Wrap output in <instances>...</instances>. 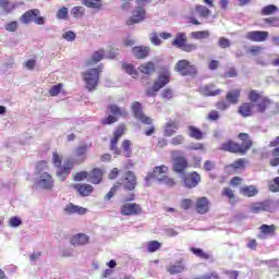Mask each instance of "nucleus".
I'll use <instances>...</instances> for the list:
<instances>
[{"label":"nucleus","mask_w":279,"mask_h":279,"mask_svg":"<svg viewBox=\"0 0 279 279\" xmlns=\"http://www.w3.org/2000/svg\"><path fill=\"white\" fill-rule=\"evenodd\" d=\"M239 138L243 141L242 144L227 142L221 144L220 149L223 151H231L232 154H246L247 150L252 148V140H250L247 133H240Z\"/></svg>","instance_id":"1"},{"label":"nucleus","mask_w":279,"mask_h":279,"mask_svg":"<svg viewBox=\"0 0 279 279\" xmlns=\"http://www.w3.org/2000/svg\"><path fill=\"white\" fill-rule=\"evenodd\" d=\"M62 155L58 154V151L52 153V165L57 170V178L64 182L66 178H69V173H71V169H73V161L68 160L62 166Z\"/></svg>","instance_id":"2"},{"label":"nucleus","mask_w":279,"mask_h":279,"mask_svg":"<svg viewBox=\"0 0 279 279\" xmlns=\"http://www.w3.org/2000/svg\"><path fill=\"white\" fill-rule=\"evenodd\" d=\"M35 189L39 191H51L56 186V181L49 172H35Z\"/></svg>","instance_id":"3"},{"label":"nucleus","mask_w":279,"mask_h":279,"mask_svg":"<svg viewBox=\"0 0 279 279\" xmlns=\"http://www.w3.org/2000/svg\"><path fill=\"white\" fill-rule=\"evenodd\" d=\"M248 99L251 104L255 105L256 112H265V110L271 108L274 106V102L271 100L265 98V96H262L256 90H251L248 94Z\"/></svg>","instance_id":"4"},{"label":"nucleus","mask_w":279,"mask_h":279,"mask_svg":"<svg viewBox=\"0 0 279 279\" xmlns=\"http://www.w3.org/2000/svg\"><path fill=\"white\" fill-rule=\"evenodd\" d=\"M171 156L173 160V171L175 173H184V171H186V168L189 167V161L186 160V157L182 156V151L180 150H172Z\"/></svg>","instance_id":"5"},{"label":"nucleus","mask_w":279,"mask_h":279,"mask_svg":"<svg viewBox=\"0 0 279 279\" xmlns=\"http://www.w3.org/2000/svg\"><path fill=\"white\" fill-rule=\"evenodd\" d=\"M85 86L89 90H95L99 84V69H89L83 73Z\"/></svg>","instance_id":"6"},{"label":"nucleus","mask_w":279,"mask_h":279,"mask_svg":"<svg viewBox=\"0 0 279 279\" xmlns=\"http://www.w3.org/2000/svg\"><path fill=\"white\" fill-rule=\"evenodd\" d=\"M108 110L113 116H109L108 118L102 120L104 125H112V123H117L119 119L117 117H125L128 114V111L125 109L117 106V105H109Z\"/></svg>","instance_id":"7"},{"label":"nucleus","mask_w":279,"mask_h":279,"mask_svg":"<svg viewBox=\"0 0 279 279\" xmlns=\"http://www.w3.org/2000/svg\"><path fill=\"white\" fill-rule=\"evenodd\" d=\"M250 208L255 215H258V213H274V210H276V202L268 199L259 203H253Z\"/></svg>","instance_id":"8"},{"label":"nucleus","mask_w":279,"mask_h":279,"mask_svg":"<svg viewBox=\"0 0 279 279\" xmlns=\"http://www.w3.org/2000/svg\"><path fill=\"white\" fill-rule=\"evenodd\" d=\"M147 19V11H145V8L137 7L135 8L130 17L126 20V25H138V23H143Z\"/></svg>","instance_id":"9"},{"label":"nucleus","mask_w":279,"mask_h":279,"mask_svg":"<svg viewBox=\"0 0 279 279\" xmlns=\"http://www.w3.org/2000/svg\"><path fill=\"white\" fill-rule=\"evenodd\" d=\"M120 213L124 217H134L136 215H141V213H143V208H141V205L136 203H125L120 207Z\"/></svg>","instance_id":"10"},{"label":"nucleus","mask_w":279,"mask_h":279,"mask_svg":"<svg viewBox=\"0 0 279 279\" xmlns=\"http://www.w3.org/2000/svg\"><path fill=\"white\" fill-rule=\"evenodd\" d=\"M175 71L180 73V75H195L197 73V68L192 65L189 60H180L175 64Z\"/></svg>","instance_id":"11"},{"label":"nucleus","mask_w":279,"mask_h":279,"mask_svg":"<svg viewBox=\"0 0 279 279\" xmlns=\"http://www.w3.org/2000/svg\"><path fill=\"white\" fill-rule=\"evenodd\" d=\"M169 173V167L167 166H157L155 167L154 171L148 172L145 178V181L149 183V180H157L160 182L166 175Z\"/></svg>","instance_id":"12"},{"label":"nucleus","mask_w":279,"mask_h":279,"mask_svg":"<svg viewBox=\"0 0 279 279\" xmlns=\"http://www.w3.org/2000/svg\"><path fill=\"white\" fill-rule=\"evenodd\" d=\"M169 77H171V73L169 71L166 70L161 72L153 85V92H147L148 95H153L154 93H158L160 88H165V86L169 84Z\"/></svg>","instance_id":"13"},{"label":"nucleus","mask_w":279,"mask_h":279,"mask_svg":"<svg viewBox=\"0 0 279 279\" xmlns=\"http://www.w3.org/2000/svg\"><path fill=\"white\" fill-rule=\"evenodd\" d=\"M132 112L135 117V119H137V121H141V123H145V125H151V118L143 114V107L141 106V102L135 101L132 104Z\"/></svg>","instance_id":"14"},{"label":"nucleus","mask_w":279,"mask_h":279,"mask_svg":"<svg viewBox=\"0 0 279 279\" xmlns=\"http://www.w3.org/2000/svg\"><path fill=\"white\" fill-rule=\"evenodd\" d=\"M123 134H125V125L118 126L113 133L110 149L116 154V156H121V149L117 148V143H119V138H121Z\"/></svg>","instance_id":"15"},{"label":"nucleus","mask_w":279,"mask_h":279,"mask_svg":"<svg viewBox=\"0 0 279 279\" xmlns=\"http://www.w3.org/2000/svg\"><path fill=\"white\" fill-rule=\"evenodd\" d=\"M125 189V191H134L136 189V174L132 171H126L124 173V178L121 179V183Z\"/></svg>","instance_id":"16"},{"label":"nucleus","mask_w":279,"mask_h":279,"mask_svg":"<svg viewBox=\"0 0 279 279\" xmlns=\"http://www.w3.org/2000/svg\"><path fill=\"white\" fill-rule=\"evenodd\" d=\"M268 37L269 33L265 31H252L245 34V38L252 43H265Z\"/></svg>","instance_id":"17"},{"label":"nucleus","mask_w":279,"mask_h":279,"mask_svg":"<svg viewBox=\"0 0 279 279\" xmlns=\"http://www.w3.org/2000/svg\"><path fill=\"white\" fill-rule=\"evenodd\" d=\"M167 271L170 276H178V274L186 271V264H184V260L182 259L173 262L167 267Z\"/></svg>","instance_id":"18"},{"label":"nucleus","mask_w":279,"mask_h":279,"mask_svg":"<svg viewBox=\"0 0 279 279\" xmlns=\"http://www.w3.org/2000/svg\"><path fill=\"white\" fill-rule=\"evenodd\" d=\"M183 182L186 189H195L202 182V177L197 172H192L183 178Z\"/></svg>","instance_id":"19"},{"label":"nucleus","mask_w":279,"mask_h":279,"mask_svg":"<svg viewBox=\"0 0 279 279\" xmlns=\"http://www.w3.org/2000/svg\"><path fill=\"white\" fill-rule=\"evenodd\" d=\"M90 238L85 233H77L73 235L70 240L73 247H82V245H88Z\"/></svg>","instance_id":"20"},{"label":"nucleus","mask_w":279,"mask_h":279,"mask_svg":"<svg viewBox=\"0 0 279 279\" xmlns=\"http://www.w3.org/2000/svg\"><path fill=\"white\" fill-rule=\"evenodd\" d=\"M195 208L198 215H206L210 210V202L206 196H203L196 201Z\"/></svg>","instance_id":"21"},{"label":"nucleus","mask_w":279,"mask_h":279,"mask_svg":"<svg viewBox=\"0 0 279 279\" xmlns=\"http://www.w3.org/2000/svg\"><path fill=\"white\" fill-rule=\"evenodd\" d=\"M256 111V105L251 102H244L239 107V114L241 117H252Z\"/></svg>","instance_id":"22"},{"label":"nucleus","mask_w":279,"mask_h":279,"mask_svg":"<svg viewBox=\"0 0 279 279\" xmlns=\"http://www.w3.org/2000/svg\"><path fill=\"white\" fill-rule=\"evenodd\" d=\"M63 213L65 215H86V213H88V209L70 203L64 207Z\"/></svg>","instance_id":"23"},{"label":"nucleus","mask_w":279,"mask_h":279,"mask_svg":"<svg viewBox=\"0 0 279 279\" xmlns=\"http://www.w3.org/2000/svg\"><path fill=\"white\" fill-rule=\"evenodd\" d=\"M133 56L138 60H143L149 56V47L147 46H135L132 48Z\"/></svg>","instance_id":"24"},{"label":"nucleus","mask_w":279,"mask_h":279,"mask_svg":"<svg viewBox=\"0 0 279 279\" xmlns=\"http://www.w3.org/2000/svg\"><path fill=\"white\" fill-rule=\"evenodd\" d=\"M104 58H117V52L114 50H111L109 54H106V52L102 49H100L98 51H95L92 56L93 62H100V60H104Z\"/></svg>","instance_id":"25"},{"label":"nucleus","mask_w":279,"mask_h":279,"mask_svg":"<svg viewBox=\"0 0 279 279\" xmlns=\"http://www.w3.org/2000/svg\"><path fill=\"white\" fill-rule=\"evenodd\" d=\"M87 175L88 182H92V184H99L104 178V171H101V169L95 168Z\"/></svg>","instance_id":"26"},{"label":"nucleus","mask_w":279,"mask_h":279,"mask_svg":"<svg viewBox=\"0 0 279 279\" xmlns=\"http://www.w3.org/2000/svg\"><path fill=\"white\" fill-rule=\"evenodd\" d=\"M180 130V124L178 122L170 120L165 125V136H174L175 132Z\"/></svg>","instance_id":"27"},{"label":"nucleus","mask_w":279,"mask_h":279,"mask_svg":"<svg viewBox=\"0 0 279 279\" xmlns=\"http://www.w3.org/2000/svg\"><path fill=\"white\" fill-rule=\"evenodd\" d=\"M240 193L245 197H256L258 195V187L256 185L242 186Z\"/></svg>","instance_id":"28"},{"label":"nucleus","mask_w":279,"mask_h":279,"mask_svg":"<svg viewBox=\"0 0 279 279\" xmlns=\"http://www.w3.org/2000/svg\"><path fill=\"white\" fill-rule=\"evenodd\" d=\"M88 149H90V145L88 144L78 146L75 149V156H76L77 162H84V160H86V151H88Z\"/></svg>","instance_id":"29"},{"label":"nucleus","mask_w":279,"mask_h":279,"mask_svg":"<svg viewBox=\"0 0 279 279\" xmlns=\"http://www.w3.org/2000/svg\"><path fill=\"white\" fill-rule=\"evenodd\" d=\"M239 97H241V89H233L227 93L226 100L229 106L239 104Z\"/></svg>","instance_id":"30"},{"label":"nucleus","mask_w":279,"mask_h":279,"mask_svg":"<svg viewBox=\"0 0 279 279\" xmlns=\"http://www.w3.org/2000/svg\"><path fill=\"white\" fill-rule=\"evenodd\" d=\"M74 189L80 192V195H82L83 197H88V195H90V193L95 191V189L90 184H75Z\"/></svg>","instance_id":"31"},{"label":"nucleus","mask_w":279,"mask_h":279,"mask_svg":"<svg viewBox=\"0 0 279 279\" xmlns=\"http://www.w3.org/2000/svg\"><path fill=\"white\" fill-rule=\"evenodd\" d=\"M199 93L205 97H215L221 93V89L213 90V85H204L199 87Z\"/></svg>","instance_id":"32"},{"label":"nucleus","mask_w":279,"mask_h":279,"mask_svg":"<svg viewBox=\"0 0 279 279\" xmlns=\"http://www.w3.org/2000/svg\"><path fill=\"white\" fill-rule=\"evenodd\" d=\"M40 14V11L38 9L29 10L25 14L22 15L21 21L22 23H32V21H35L36 16Z\"/></svg>","instance_id":"33"},{"label":"nucleus","mask_w":279,"mask_h":279,"mask_svg":"<svg viewBox=\"0 0 279 279\" xmlns=\"http://www.w3.org/2000/svg\"><path fill=\"white\" fill-rule=\"evenodd\" d=\"M172 45L173 47H178V49H183L186 45V33H179L172 41Z\"/></svg>","instance_id":"34"},{"label":"nucleus","mask_w":279,"mask_h":279,"mask_svg":"<svg viewBox=\"0 0 279 279\" xmlns=\"http://www.w3.org/2000/svg\"><path fill=\"white\" fill-rule=\"evenodd\" d=\"M138 71H141V73H144L145 75H151V73L156 71V65L154 64V62L148 61L140 65Z\"/></svg>","instance_id":"35"},{"label":"nucleus","mask_w":279,"mask_h":279,"mask_svg":"<svg viewBox=\"0 0 279 279\" xmlns=\"http://www.w3.org/2000/svg\"><path fill=\"white\" fill-rule=\"evenodd\" d=\"M191 38H193L194 40H207V38H210V31L192 32Z\"/></svg>","instance_id":"36"},{"label":"nucleus","mask_w":279,"mask_h":279,"mask_svg":"<svg viewBox=\"0 0 279 279\" xmlns=\"http://www.w3.org/2000/svg\"><path fill=\"white\" fill-rule=\"evenodd\" d=\"M14 10V4L8 0H0V14H10Z\"/></svg>","instance_id":"37"},{"label":"nucleus","mask_w":279,"mask_h":279,"mask_svg":"<svg viewBox=\"0 0 279 279\" xmlns=\"http://www.w3.org/2000/svg\"><path fill=\"white\" fill-rule=\"evenodd\" d=\"M189 136H191V138H195L196 141H202L204 138V133L199 129L191 125L189 126Z\"/></svg>","instance_id":"38"},{"label":"nucleus","mask_w":279,"mask_h":279,"mask_svg":"<svg viewBox=\"0 0 279 279\" xmlns=\"http://www.w3.org/2000/svg\"><path fill=\"white\" fill-rule=\"evenodd\" d=\"M122 69L128 73V75H131V77H138V71H136V68H134V65H132L131 63H123Z\"/></svg>","instance_id":"39"},{"label":"nucleus","mask_w":279,"mask_h":279,"mask_svg":"<svg viewBox=\"0 0 279 279\" xmlns=\"http://www.w3.org/2000/svg\"><path fill=\"white\" fill-rule=\"evenodd\" d=\"M278 11H279L278 7L270 4V5L264 7L260 11V14H263V16H270V14H276V12Z\"/></svg>","instance_id":"40"},{"label":"nucleus","mask_w":279,"mask_h":279,"mask_svg":"<svg viewBox=\"0 0 279 279\" xmlns=\"http://www.w3.org/2000/svg\"><path fill=\"white\" fill-rule=\"evenodd\" d=\"M196 12L202 19H208L210 16V10L202 4L196 5Z\"/></svg>","instance_id":"41"},{"label":"nucleus","mask_w":279,"mask_h":279,"mask_svg":"<svg viewBox=\"0 0 279 279\" xmlns=\"http://www.w3.org/2000/svg\"><path fill=\"white\" fill-rule=\"evenodd\" d=\"M86 8H93L94 10H101V0H83Z\"/></svg>","instance_id":"42"},{"label":"nucleus","mask_w":279,"mask_h":279,"mask_svg":"<svg viewBox=\"0 0 279 279\" xmlns=\"http://www.w3.org/2000/svg\"><path fill=\"white\" fill-rule=\"evenodd\" d=\"M132 142H130L129 140H124L122 142L121 149L123 150L125 158H130V156H132V149L130 148Z\"/></svg>","instance_id":"43"},{"label":"nucleus","mask_w":279,"mask_h":279,"mask_svg":"<svg viewBox=\"0 0 279 279\" xmlns=\"http://www.w3.org/2000/svg\"><path fill=\"white\" fill-rule=\"evenodd\" d=\"M259 230L262 232V234H264L265 236L269 235V234H274L276 232V227L274 225H262L259 227Z\"/></svg>","instance_id":"44"},{"label":"nucleus","mask_w":279,"mask_h":279,"mask_svg":"<svg viewBox=\"0 0 279 279\" xmlns=\"http://www.w3.org/2000/svg\"><path fill=\"white\" fill-rule=\"evenodd\" d=\"M190 250L192 254H194V256H197L198 258H203L204 260H208V258H210V255L208 253H205L202 248L191 247Z\"/></svg>","instance_id":"45"},{"label":"nucleus","mask_w":279,"mask_h":279,"mask_svg":"<svg viewBox=\"0 0 279 279\" xmlns=\"http://www.w3.org/2000/svg\"><path fill=\"white\" fill-rule=\"evenodd\" d=\"M86 10L84 9V7H74L71 10V14L72 16H74V19H82V16H84Z\"/></svg>","instance_id":"46"},{"label":"nucleus","mask_w":279,"mask_h":279,"mask_svg":"<svg viewBox=\"0 0 279 279\" xmlns=\"http://www.w3.org/2000/svg\"><path fill=\"white\" fill-rule=\"evenodd\" d=\"M161 246H162V244H160V242H158V241H149L147 243V251L150 254H154V252H158V248Z\"/></svg>","instance_id":"47"},{"label":"nucleus","mask_w":279,"mask_h":279,"mask_svg":"<svg viewBox=\"0 0 279 279\" xmlns=\"http://www.w3.org/2000/svg\"><path fill=\"white\" fill-rule=\"evenodd\" d=\"M49 169V163L47 161H39L36 165L35 173H47L46 171Z\"/></svg>","instance_id":"48"},{"label":"nucleus","mask_w":279,"mask_h":279,"mask_svg":"<svg viewBox=\"0 0 279 279\" xmlns=\"http://www.w3.org/2000/svg\"><path fill=\"white\" fill-rule=\"evenodd\" d=\"M62 38L66 40L68 43H73L75 38H77V35L72 31H66L62 34Z\"/></svg>","instance_id":"49"},{"label":"nucleus","mask_w":279,"mask_h":279,"mask_svg":"<svg viewBox=\"0 0 279 279\" xmlns=\"http://www.w3.org/2000/svg\"><path fill=\"white\" fill-rule=\"evenodd\" d=\"M62 92V84H58V85H53L50 89H49V95L50 97H58V95H60V93Z\"/></svg>","instance_id":"50"},{"label":"nucleus","mask_w":279,"mask_h":279,"mask_svg":"<svg viewBox=\"0 0 279 279\" xmlns=\"http://www.w3.org/2000/svg\"><path fill=\"white\" fill-rule=\"evenodd\" d=\"M69 16V9L66 7H63L57 11V19L59 21H62Z\"/></svg>","instance_id":"51"},{"label":"nucleus","mask_w":279,"mask_h":279,"mask_svg":"<svg viewBox=\"0 0 279 279\" xmlns=\"http://www.w3.org/2000/svg\"><path fill=\"white\" fill-rule=\"evenodd\" d=\"M247 53H250L253 57L260 56V53H263V47L252 46L251 48H248Z\"/></svg>","instance_id":"52"},{"label":"nucleus","mask_w":279,"mask_h":279,"mask_svg":"<svg viewBox=\"0 0 279 279\" xmlns=\"http://www.w3.org/2000/svg\"><path fill=\"white\" fill-rule=\"evenodd\" d=\"M195 203L193 202V199H191V198H184V199H182L181 201V208L183 209V210H189L190 208H193V205H194Z\"/></svg>","instance_id":"53"},{"label":"nucleus","mask_w":279,"mask_h":279,"mask_svg":"<svg viewBox=\"0 0 279 279\" xmlns=\"http://www.w3.org/2000/svg\"><path fill=\"white\" fill-rule=\"evenodd\" d=\"M21 223H23V221L21 220V218L16 217V216L11 217L9 220L10 228H19V226H21Z\"/></svg>","instance_id":"54"},{"label":"nucleus","mask_w":279,"mask_h":279,"mask_svg":"<svg viewBox=\"0 0 279 279\" xmlns=\"http://www.w3.org/2000/svg\"><path fill=\"white\" fill-rule=\"evenodd\" d=\"M246 163H247V160L245 158H241L234 161L230 167H232L233 169H241L245 167Z\"/></svg>","instance_id":"55"},{"label":"nucleus","mask_w":279,"mask_h":279,"mask_svg":"<svg viewBox=\"0 0 279 279\" xmlns=\"http://www.w3.org/2000/svg\"><path fill=\"white\" fill-rule=\"evenodd\" d=\"M150 43H151V45H155L156 47L162 45V40L160 39V37L158 36L157 33L150 34Z\"/></svg>","instance_id":"56"},{"label":"nucleus","mask_w":279,"mask_h":279,"mask_svg":"<svg viewBox=\"0 0 279 279\" xmlns=\"http://www.w3.org/2000/svg\"><path fill=\"white\" fill-rule=\"evenodd\" d=\"M216 108L221 111L228 110L230 102L228 100H220L216 104Z\"/></svg>","instance_id":"57"},{"label":"nucleus","mask_w":279,"mask_h":279,"mask_svg":"<svg viewBox=\"0 0 279 279\" xmlns=\"http://www.w3.org/2000/svg\"><path fill=\"white\" fill-rule=\"evenodd\" d=\"M159 184H166V186H175V181L166 174V177L159 182Z\"/></svg>","instance_id":"58"},{"label":"nucleus","mask_w":279,"mask_h":279,"mask_svg":"<svg viewBox=\"0 0 279 279\" xmlns=\"http://www.w3.org/2000/svg\"><path fill=\"white\" fill-rule=\"evenodd\" d=\"M170 143L174 146L183 145L184 144V137L183 135H177L170 140Z\"/></svg>","instance_id":"59"},{"label":"nucleus","mask_w":279,"mask_h":279,"mask_svg":"<svg viewBox=\"0 0 279 279\" xmlns=\"http://www.w3.org/2000/svg\"><path fill=\"white\" fill-rule=\"evenodd\" d=\"M218 45H219V47H221V49H228V47H230L231 43H230V39H228L226 37H220L218 40Z\"/></svg>","instance_id":"60"},{"label":"nucleus","mask_w":279,"mask_h":279,"mask_svg":"<svg viewBox=\"0 0 279 279\" xmlns=\"http://www.w3.org/2000/svg\"><path fill=\"white\" fill-rule=\"evenodd\" d=\"M88 180V172L82 171L75 174L74 180L75 182H82V180Z\"/></svg>","instance_id":"61"},{"label":"nucleus","mask_w":279,"mask_h":279,"mask_svg":"<svg viewBox=\"0 0 279 279\" xmlns=\"http://www.w3.org/2000/svg\"><path fill=\"white\" fill-rule=\"evenodd\" d=\"M4 29H7V32H16V29H19V23L10 22L4 25Z\"/></svg>","instance_id":"62"},{"label":"nucleus","mask_w":279,"mask_h":279,"mask_svg":"<svg viewBox=\"0 0 279 279\" xmlns=\"http://www.w3.org/2000/svg\"><path fill=\"white\" fill-rule=\"evenodd\" d=\"M181 49L182 51H186L187 53H191V51H196L197 45L185 43V45Z\"/></svg>","instance_id":"63"},{"label":"nucleus","mask_w":279,"mask_h":279,"mask_svg":"<svg viewBox=\"0 0 279 279\" xmlns=\"http://www.w3.org/2000/svg\"><path fill=\"white\" fill-rule=\"evenodd\" d=\"M197 279H219V275L217 272H210V274L203 275Z\"/></svg>","instance_id":"64"}]
</instances>
